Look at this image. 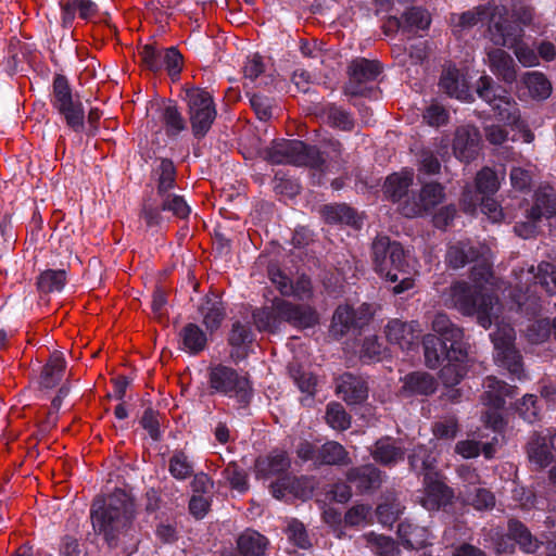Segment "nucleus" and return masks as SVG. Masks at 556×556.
Returning <instances> with one entry per match:
<instances>
[{"instance_id": "nucleus-47", "label": "nucleus", "mask_w": 556, "mask_h": 556, "mask_svg": "<svg viewBox=\"0 0 556 556\" xmlns=\"http://www.w3.org/2000/svg\"><path fill=\"white\" fill-rule=\"evenodd\" d=\"M508 534L527 553L535 552V549L539 546L538 541L532 538V535L528 531V529L519 521H516V520L509 521Z\"/></svg>"}, {"instance_id": "nucleus-20", "label": "nucleus", "mask_w": 556, "mask_h": 556, "mask_svg": "<svg viewBox=\"0 0 556 556\" xmlns=\"http://www.w3.org/2000/svg\"><path fill=\"white\" fill-rule=\"evenodd\" d=\"M337 393L348 404H358L367 399L368 388L366 382L352 374H343L337 381Z\"/></svg>"}, {"instance_id": "nucleus-9", "label": "nucleus", "mask_w": 556, "mask_h": 556, "mask_svg": "<svg viewBox=\"0 0 556 556\" xmlns=\"http://www.w3.org/2000/svg\"><path fill=\"white\" fill-rule=\"evenodd\" d=\"M490 338L494 345L495 362L520 378L522 364L515 348L516 333L514 328L509 324L497 323L496 329L490 334Z\"/></svg>"}, {"instance_id": "nucleus-51", "label": "nucleus", "mask_w": 556, "mask_h": 556, "mask_svg": "<svg viewBox=\"0 0 556 556\" xmlns=\"http://www.w3.org/2000/svg\"><path fill=\"white\" fill-rule=\"evenodd\" d=\"M157 195L168 193L175 186L176 169L170 160L161 161L157 169Z\"/></svg>"}, {"instance_id": "nucleus-26", "label": "nucleus", "mask_w": 556, "mask_h": 556, "mask_svg": "<svg viewBox=\"0 0 556 556\" xmlns=\"http://www.w3.org/2000/svg\"><path fill=\"white\" fill-rule=\"evenodd\" d=\"M402 382L401 392L406 395H430L437 390L435 379L425 371L408 374Z\"/></svg>"}, {"instance_id": "nucleus-22", "label": "nucleus", "mask_w": 556, "mask_h": 556, "mask_svg": "<svg viewBox=\"0 0 556 556\" xmlns=\"http://www.w3.org/2000/svg\"><path fill=\"white\" fill-rule=\"evenodd\" d=\"M425 361L429 368L439 367L444 361L464 362L465 359H455L450 355V342L441 340L433 334H427L424 338Z\"/></svg>"}, {"instance_id": "nucleus-16", "label": "nucleus", "mask_w": 556, "mask_h": 556, "mask_svg": "<svg viewBox=\"0 0 556 556\" xmlns=\"http://www.w3.org/2000/svg\"><path fill=\"white\" fill-rule=\"evenodd\" d=\"M422 332L417 321L405 323L399 319L390 320L384 329L390 343L397 344L402 350H410L418 344Z\"/></svg>"}, {"instance_id": "nucleus-13", "label": "nucleus", "mask_w": 556, "mask_h": 556, "mask_svg": "<svg viewBox=\"0 0 556 556\" xmlns=\"http://www.w3.org/2000/svg\"><path fill=\"white\" fill-rule=\"evenodd\" d=\"M380 74V65L376 61L356 59L349 66V81L345 93L350 96H366L370 88L367 84L374 81Z\"/></svg>"}, {"instance_id": "nucleus-50", "label": "nucleus", "mask_w": 556, "mask_h": 556, "mask_svg": "<svg viewBox=\"0 0 556 556\" xmlns=\"http://www.w3.org/2000/svg\"><path fill=\"white\" fill-rule=\"evenodd\" d=\"M464 501L472 505L476 509H489L495 505L494 495L484 488H476L475 490H466L460 492Z\"/></svg>"}, {"instance_id": "nucleus-27", "label": "nucleus", "mask_w": 556, "mask_h": 556, "mask_svg": "<svg viewBox=\"0 0 556 556\" xmlns=\"http://www.w3.org/2000/svg\"><path fill=\"white\" fill-rule=\"evenodd\" d=\"M271 493L277 500L285 498L287 493L306 498L312 494V486L307 485V482L303 479L287 476L271 484Z\"/></svg>"}, {"instance_id": "nucleus-49", "label": "nucleus", "mask_w": 556, "mask_h": 556, "mask_svg": "<svg viewBox=\"0 0 556 556\" xmlns=\"http://www.w3.org/2000/svg\"><path fill=\"white\" fill-rule=\"evenodd\" d=\"M362 538L366 541L367 546L378 555L396 556V545L391 538L375 532L366 533Z\"/></svg>"}, {"instance_id": "nucleus-18", "label": "nucleus", "mask_w": 556, "mask_h": 556, "mask_svg": "<svg viewBox=\"0 0 556 556\" xmlns=\"http://www.w3.org/2000/svg\"><path fill=\"white\" fill-rule=\"evenodd\" d=\"M479 143L478 129L472 126H462L457 128L453 140L454 154L457 159L468 162L478 154Z\"/></svg>"}, {"instance_id": "nucleus-61", "label": "nucleus", "mask_w": 556, "mask_h": 556, "mask_svg": "<svg viewBox=\"0 0 556 556\" xmlns=\"http://www.w3.org/2000/svg\"><path fill=\"white\" fill-rule=\"evenodd\" d=\"M477 189L481 193H494L498 189V179L496 174L490 168L481 169L476 178Z\"/></svg>"}, {"instance_id": "nucleus-39", "label": "nucleus", "mask_w": 556, "mask_h": 556, "mask_svg": "<svg viewBox=\"0 0 556 556\" xmlns=\"http://www.w3.org/2000/svg\"><path fill=\"white\" fill-rule=\"evenodd\" d=\"M317 462L327 465H349L351 459L340 443L329 441L318 448Z\"/></svg>"}, {"instance_id": "nucleus-60", "label": "nucleus", "mask_w": 556, "mask_h": 556, "mask_svg": "<svg viewBox=\"0 0 556 556\" xmlns=\"http://www.w3.org/2000/svg\"><path fill=\"white\" fill-rule=\"evenodd\" d=\"M287 534L290 542L300 548L311 547V541L306 533L305 527L298 520H291L288 523Z\"/></svg>"}, {"instance_id": "nucleus-2", "label": "nucleus", "mask_w": 556, "mask_h": 556, "mask_svg": "<svg viewBox=\"0 0 556 556\" xmlns=\"http://www.w3.org/2000/svg\"><path fill=\"white\" fill-rule=\"evenodd\" d=\"M371 249L376 270L395 283L393 293L400 294L414 287L413 266L400 243L388 237H377Z\"/></svg>"}, {"instance_id": "nucleus-25", "label": "nucleus", "mask_w": 556, "mask_h": 556, "mask_svg": "<svg viewBox=\"0 0 556 556\" xmlns=\"http://www.w3.org/2000/svg\"><path fill=\"white\" fill-rule=\"evenodd\" d=\"M346 480L359 492L377 489L381 484L380 471L372 465L351 468L346 472Z\"/></svg>"}, {"instance_id": "nucleus-30", "label": "nucleus", "mask_w": 556, "mask_h": 556, "mask_svg": "<svg viewBox=\"0 0 556 556\" xmlns=\"http://www.w3.org/2000/svg\"><path fill=\"white\" fill-rule=\"evenodd\" d=\"M483 387L482 401L485 405L494 408L502 407L505 403V397L513 395L511 388L493 376L485 378Z\"/></svg>"}, {"instance_id": "nucleus-54", "label": "nucleus", "mask_w": 556, "mask_h": 556, "mask_svg": "<svg viewBox=\"0 0 556 556\" xmlns=\"http://www.w3.org/2000/svg\"><path fill=\"white\" fill-rule=\"evenodd\" d=\"M162 121L166 132L169 136H176L186 128V123L177 106L167 104L162 112Z\"/></svg>"}, {"instance_id": "nucleus-4", "label": "nucleus", "mask_w": 556, "mask_h": 556, "mask_svg": "<svg viewBox=\"0 0 556 556\" xmlns=\"http://www.w3.org/2000/svg\"><path fill=\"white\" fill-rule=\"evenodd\" d=\"M517 293H509V296L517 304L518 308L527 314H534L538 307V298L535 295L538 285L548 294L556 293V270L549 263H541L536 268L529 267L521 269L516 275Z\"/></svg>"}, {"instance_id": "nucleus-29", "label": "nucleus", "mask_w": 556, "mask_h": 556, "mask_svg": "<svg viewBox=\"0 0 556 556\" xmlns=\"http://www.w3.org/2000/svg\"><path fill=\"white\" fill-rule=\"evenodd\" d=\"M493 4H481L463 13L451 15V24L454 31L462 33L476 26L480 21L490 16Z\"/></svg>"}, {"instance_id": "nucleus-23", "label": "nucleus", "mask_w": 556, "mask_h": 556, "mask_svg": "<svg viewBox=\"0 0 556 556\" xmlns=\"http://www.w3.org/2000/svg\"><path fill=\"white\" fill-rule=\"evenodd\" d=\"M439 85L450 97L463 101L470 98L469 87L465 76L454 66H448L443 70Z\"/></svg>"}, {"instance_id": "nucleus-14", "label": "nucleus", "mask_w": 556, "mask_h": 556, "mask_svg": "<svg viewBox=\"0 0 556 556\" xmlns=\"http://www.w3.org/2000/svg\"><path fill=\"white\" fill-rule=\"evenodd\" d=\"M453 491L444 483L439 472H428L424 477V492L420 505L427 510H438L453 498Z\"/></svg>"}, {"instance_id": "nucleus-59", "label": "nucleus", "mask_w": 556, "mask_h": 556, "mask_svg": "<svg viewBox=\"0 0 556 556\" xmlns=\"http://www.w3.org/2000/svg\"><path fill=\"white\" fill-rule=\"evenodd\" d=\"M228 340L230 345L233 348L245 346L253 341V332L248 324L235 321Z\"/></svg>"}, {"instance_id": "nucleus-28", "label": "nucleus", "mask_w": 556, "mask_h": 556, "mask_svg": "<svg viewBox=\"0 0 556 556\" xmlns=\"http://www.w3.org/2000/svg\"><path fill=\"white\" fill-rule=\"evenodd\" d=\"M199 312L204 326L210 331L218 329L225 318L224 303L216 295L206 296L199 306Z\"/></svg>"}, {"instance_id": "nucleus-3", "label": "nucleus", "mask_w": 556, "mask_h": 556, "mask_svg": "<svg viewBox=\"0 0 556 556\" xmlns=\"http://www.w3.org/2000/svg\"><path fill=\"white\" fill-rule=\"evenodd\" d=\"M445 301L464 315H476L478 324L483 328H489L493 320L498 318L502 309L497 299L482 293L477 287L466 282H456L451 286Z\"/></svg>"}, {"instance_id": "nucleus-11", "label": "nucleus", "mask_w": 556, "mask_h": 556, "mask_svg": "<svg viewBox=\"0 0 556 556\" xmlns=\"http://www.w3.org/2000/svg\"><path fill=\"white\" fill-rule=\"evenodd\" d=\"M210 384L215 392L236 397L240 403H247L251 395L249 380L226 366H218L211 370Z\"/></svg>"}, {"instance_id": "nucleus-12", "label": "nucleus", "mask_w": 556, "mask_h": 556, "mask_svg": "<svg viewBox=\"0 0 556 556\" xmlns=\"http://www.w3.org/2000/svg\"><path fill=\"white\" fill-rule=\"evenodd\" d=\"M160 206L146 203L142 208V216L149 227L161 226L165 223L166 218L161 214L162 212H170L174 216L186 218L190 214V207L185 199L175 193H165L160 195Z\"/></svg>"}, {"instance_id": "nucleus-6", "label": "nucleus", "mask_w": 556, "mask_h": 556, "mask_svg": "<svg viewBox=\"0 0 556 556\" xmlns=\"http://www.w3.org/2000/svg\"><path fill=\"white\" fill-rule=\"evenodd\" d=\"M446 199L445 187L437 181L421 184L418 193H412L400 205L401 214L407 218L430 215Z\"/></svg>"}, {"instance_id": "nucleus-10", "label": "nucleus", "mask_w": 556, "mask_h": 556, "mask_svg": "<svg viewBox=\"0 0 556 556\" xmlns=\"http://www.w3.org/2000/svg\"><path fill=\"white\" fill-rule=\"evenodd\" d=\"M488 36L496 46L513 48L522 36V27L510 21L505 7L493 4L488 20Z\"/></svg>"}, {"instance_id": "nucleus-34", "label": "nucleus", "mask_w": 556, "mask_h": 556, "mask_svg": "<svg viewBox=\"0 0 556 556\" xmlns=\"http://www.w3.org/2000/svg\"><path fill=\"white\" fill-rule=\"evenodd\" d=\"M252 317L260 331L277 333L281 330L283 319L276 312V299L273 301L271 306L254 309Z\"/></svg>"}, {"instance_id": "nucleus-64", "label": "nucleus", "mask_w": 556, "mask_h": 556, "mask_svg": "<svg viewBox=\"0 0 556 556\" xmlns=\"http://www.w3.org/2000/svg\"><path fill=\"white\" fill-rule=\"evenodd\" d=\"M371 507L364 504H357L351 507L345 516L344 521L349 526H361L363 523H366L368 520V517L370 516Z\"/></svg>"}, {"instance_id": "nucleus-33", "label": "nucleus", "mask_w": 556, "mask_h": 556, "mask_svg": "<svg viewBox=\"0 0 556 556\" xmlns=\"http://www.w3.org/2000/svg\"><path fill=\"white\" fill-rule=\"evenodd\" d=\"M256 473L262 478L280 475L290 467V459L285 452H274L265 458L256 460Z\"/></svg>"}, {"instance_id": "nucleus-43", "label": "nucleus", "mask_w": 556, "mask_h": 556, "mask_svg": "<svg viewBox=\"0 0 556 556\" xmlns=\"http://www.w3.org/2000/svg\"><path fill=\"white\" fill-rule=\"evenodd\" d=\"M492 109L500 121L507 124H518L520 122L518 105L507 92H503L502 98L494 103Z\"/></svg>"}, {"instance_id": "nucleus-53", "label": "nucleus", "mask_w": 556, "mask_h": 556, "mask_svg": "<svg viewBox=\"0 0 556 556\" xmlns=\"http://www.w3.org/2000/svg\"><path fill=\"white\" fill-rule=\"evenodd\" d=\"M528 454L530 462L540 468L546 467L552 460V454L544 437H538L530 442Z\"/></svg>"}, {"instance_id": "nucleus-36", "label": "nucleus", "mask_w": 556, "mask_h": 556, "mask_svg": "<svg viewBox=\"0 0 556 556\" xmlns=\"http://www.w3.org/2000/svg\"><path fill=\"white\" fill-rule=\"evenodd\" d=\"M237 545L242 556H263L267 539L256 531L248 530L239 536Z\"/></svg>"}, {"instance_id": "nucleus-42", "label": "nucleus", "mask_w": 556, "mask_h": 556, "mask_svg": "<svg viewBox=\"0 0 556 556\" xmlns=\"http://www.w3.org/2000/svg\"><path fill=\"white\" fill-rule=\"evenodd\" d=\"M523 85L528 88L532 98L546 99L552 91L551 83L540 72L526 73L522 78Z\"/></svg>"}, {"instance_id": "nucleus-48", "label": "nucleus", "mask_w": 556, "mask_h": 556, "mask_svg": "<svg viewBox=\"0 0 556 556\" xmlns=\"http://www.w3.org/2000/svg\"><path fill=\"white\" fill-rule=\"evenodd\" d=\"M63 22L70 23L78 11L81 18L90 17L97 9V5L91 0H67L63 7Z\"/></svg>"}, {"instance_id": "nucleus-15", "label": "nucleus", "mask_w": 556, "mask_h": 556, "mask_svg": "<svg viewBox=\"0 0 556 556\" xmlns=\"http://www.w3.org/2000/svg\"><path fill=\"white\" fill-rule=\"evenodd\" d=\"M433 331L439 339L450 342V355L455 359L467 358V344L464 342L463 330L454 325L445 314H437L432 320Z\"/></svg>"}, {"instance_id": "nucleus-24", "label": "nucleus", "mask_w": 556, "mask_h": 556, "mask_svg": "<svg viewBox=\"0 0 556 556\" xmlns=\"http://www.w3.org/2000/svg\"><path fill=\"white\" fill-rule=\"evenodd\" d=\"M488 64L493 74L507 84L516 81L517 72L513 58L504 50L496 48L488 53Z\"/></svg>"}, {"instance_id": "nucleus-46", "label": "nucleus", "mask_w": 556, "mask_h": 556, "mask_svg": "<svg viewBox=\"0 0 556 556\" xmlns=\"http://www.w3.org/2000/svg\"><path fill=\"white\" fill-rule=\"evenodd\" d=\"M168 470L177 480H186L193 473V464L182 451H176L169 458Z\"/></svg>"}, {"instance_id": "nucleus-21", "label": "nucleus", "mask_w": 556, "mask_h": 556, "mask_svg": "<svg viewBox=\"0 0 556 556\" xmlns=\"http://www.w3.org/2000/svg\"><path fill=\"white\" fill-rule=\"evenodd\" d=\"M414 184V170L403 169L387 177L383 190L387 198L400 204L407 198L409 188Z\"/></svg>"}, {"instance_id": "nucleus-57", "label": "nucleus", "mask_w": 556, "mask_h": 556, "mask_svg": "<svg viewBox=\"0 0 556 556\" xmlns=\"http://www.w3.org/2000/svg\"><path fill=\"white\" fill-rule=\"evenodd\" d=\"M289 372L293 381L296 383L301 392L313 395L316 387V378L311 374L305 371L299 365H290Z\"/></svg>"}, {"instance_id": "nucleus-44", "label": "nucleus", "mask_w": 556, "mask_h": 556, "mask_svg": "<svg viewBox=\"0 0 556 556\" xmlns=\"http://www.w3.org/2000/svg\"><path fill=\"white\" fill-rule=\"evenodd\" d=\"M409 464L413 470L424 473L435 471L437 459L431 452L425 446H417L408 456Z\"/></svg>"}, {"instance_id": "nucleus-45", "label": "nucleus", "mask_w": 556, "mask_h": 556, "mask_svg": "<svg viewBox=\"0 0 556 556\" xmlns=\"http://www.w3.org/2000/svg\"><path fill=\"white\" fill-rule=\"evenodd\" d=\"M66 281V271L64 269H48L38 277L37 286L41 292H60Z\"/></svg>"}, {"instance_id": "nucleus-41", "label": "nucleus", "mask_w": 556, "mask_h": 556, "mask_svg": "<svg viewBox=\"0 0 556 556\" xmlns=\"http://www.w3.org/2000/svg\"><path fill=\"white\" fill-rule=\"evenodd\" d=\"M534 218H549L556 213V202L552 189L536 191L534 204L529 210Z\"/></svg>"}, {"instance_id": "nucleus-32", "label": "nucleus", "mask_w": 556, "mask_h": 556, "mask_svg": "<svg viewBox=\"0 0 556 556\" xmlns=\"http://www.w3.org/2000/svg\"><path fill=\"white\" fill-rule=\"evenodd\" d=\"M399 536L408 548H421L429 543L430 533L426 527L403 521L399 525Z\"/></svg>"}, {"instance_id": "nucleus-31", "label": "nucleus", "mask_w": 556, "mask_h": 556, "mask_svg": "<svg viewBox=\"0 0 556 556\" xmlns=\"http://www.w3.org/2000/svg\"><path fill=\"white\" fill-rule=\"evenodd\" d=\"M66 363L61 352H54L41 371L39 386L41 389H52L62 380Z\"/></svg>"}, {"instance_id": "nucleus-52", "label": "nucleus", "mask_w": 556, "mask_h": 556, "mask_svg": "<svg viewBox=\"0 0 556 556\" xmlns=\"http://www.w3.org/2000/svg\"><path fill=\"white\" fill-rule=\"evenodd\" d=\"M358 325L354 312L349 306H339L332 317L331 332L336 337L343 336L351 326Z\"/></svg>"}, {"instance_id": "nucleus-7", "label": "nucleus", "mask_w": 556, "mask_h": 556, "mask_svg": "<svg viewBox=\"0 0 556 556\" xmlns=\"http://www.w3.org/2000/svg\"><path fill=\"white\" fill-rule=\"evenodd\" d=\"M53 106L74 131L84 128L85 112L78 96L74 97L67 79L58 75L53 80Z\"/></svg>"}, {"instance_id": "nucleus-19", "label": "nucleus", "mask_w": 556, "mask_h": 556, "mask_svg": "<svg viewBox=\"0 0 556 556\" xmlns=\"http://www.w3.org/2000/svg\"><path fill=\"white\" fill-rule=\"evenodd\" d=\"M390 21L404 33H414L416 30L428 29L431 24L430 13L419 7H412L405 9L401 17L397 15H390Z\"/></svg>"}, {"instance_id": "nucleus-63", "label": "nucleus", "mask_w": 556, "mask_h": 556, "mask_svg": "<svg viewBox=\"0 0 556 556\" xmlns=\"http://www.w3.org/2000/svg\"><path fill=\"white\" fill-rule=\"evenodd\" d=\"M139 56L141 62L153 72H157L163 67V52L157 51L152 45L143 46Z\"/></svg>"}, {"instance_id": "nucleus-40", "label": "nucleus", "mask_w": 556, "mask_h": 556, "mask_svg": "<svg viewBox=\"0 0 556 556\" xmlns=\"http://www.w3.org/2000/svg\"><path fill=\"white\" fill-rule=\"evenodd\" d=\"M321 215L328 223H344L359 227V218L354 210L345 204H329L321 208Z\"/></svg>"}, {"instance_id": "nucleus-38", "label": "nucleus", "mask_w": 556, "mask_h": 556, "mask_svg": "<svg viewBox=\"0 0 556 556\" xmlns=\"http://www.w3.org/2000/svg\"><path fill=\"white\" fill-rule=\"evenodd\" d=\"M372 457L382 465H394L404 459V448L396 446L389 439L379 440L372 451Z\"/></svg>"}, {"instance_id": "nucleus-58", "label": "nucleus", "mask_w": 556, "mask_h": 556, "mask_svg": "<svg viewBox=\"0 0 556 556\" xmlns=\"http://www.w3.org/2000/svg\"><path fill=\"white\" fill-rule=\"evenodd\" d=\"M326 420L331 428L337 430H345L350 427V417L339 403H330L327 406Z\"/></svg>"}, {"instance_id": "nucleus-8", "label": "nucleus", "mask_w": 556, "mask_h": 556, "mask_svg": "<svg viewBox=\"0 0 556 556\" xmlns=\"http://www.w3.org/2000/svg\"><path fill=\"white\" fill-rule=\"evenodd\" d=\"M186 100L189 110L191 129L197 138H203L216 117V110L210 92L192 88L187 90Z\"/></svg>"}, {"instance_id": "nucleus-1", "label": "nucleus", "mask_w": 556, "mask_h": 556, "mask_svg": "<svg viewBox=\"0 0 556 556\" xmlns=\"http://www.w3.org/2000/svg\"><path fill=\"white\" fill-rule=\"evenodd\" d=\"M135 517V504L128 494L116 490L104 500H97L90 510L94 532L103 535L110 546L131 526Z\"/></svg>"}, {"instance_id": "nucleus-5", "label": "nucleus", "mask_w": 556, "mask_h": 556, "mask_svg": "<svg viewBox=\"0 0 556 556\" xmlns=\"http://www.w3.org/2000/svg\"><path fill=\"white\" fill-rule=\"evenodd\" d=\"M264 157L274 164H293L321 169L324 159L314 147H307L299 140L274 141L264 151Z\"/></svg>"}, {"instance_id": "nucleus-37", "label": "nucleus", "mask_w": 556, "mask_h": 556, "mask_svg": "<svg viewBox=\"0 0 556 556\" xmlns=\"http://www.w3.org/2000/svg\"><path fill=\"white\" fill-rule=\"evenodd\" d=\"M479 252L468 241H458L451 244L446 253V262L453 268L465 266L478 257Z\"/></svg>"}, {"instance_id": "nucleus-17", "label": "nucleus", "mask_w": 556, "mask_h": 556, "mask_svg": "<svg viewBox=\"0 0 556 556\" xmlns=\"http://www.w3.org/2000/svg\"><path fill=\"white\" fill-rule=\"evenodd\" d=\"M276 312L285 323L296 328H309L318 323L316 312L308 305H298L276 299Z\"/></svg>"}, {"instance_id": "nucleus-62", "label": "nucleus", "mask_w": 556, "mask_h": 556, "mask_svg": "<svg viewBox=\"0 0 556 556\" xmlns=\"http://www.w3.org/2000/svg\"><path fill=\"white\" fill-rule=\"evenodd\" d=\"M462 362H447L440 370V378L447 387L456 386L464 376Z\"/></svg>"}, {"instance_id": "nucleus-55", "label": "nucleus", "mask_w": 556, "mask_h": 556, "mask_svg": "<svg viewBox=\"0 0 556 556\" xmlns=\"http://www.w3.org/2000/svg\"><path fill=\"white\" fill-rule=\"evenodd\" d=\"M327 122L341 130L350 131L354 127V121L351 115L341 108L333 104L328 105L324 111Z\"/></svg>"}, {"instance_id": "nucleus-56", "label": "nucleus", "mask_w": 556, "mask_h": 556, "mask_svg": "<svg viewBox=\"0 0 556 556\" xmlns=\"http://www.w3.org/2000/svg\"><path fill=\"white\" fill-rule=\"evenodd\" d=\"M478 96L485 101L491 108L498 101L503 92H506L500 87H495L491 77L481 76L477 81L476 87Z\"/></svg>"}, {"instance_id": "nucleus-35", "label": "nucleus", "mask_w": 556, "mask_h": 556, "mask_svg": "<svg viewBox=\"0 0 556 556\" xmlns=\"http://www.w3.org/2000/svg\"><path fill=\"white\" fill-rule=\"evenodd\" d=\"M181 349L190 354H198L206 346L207 338L195 324L186 325L180 331Z\"/></svg>"}]
</instances>
